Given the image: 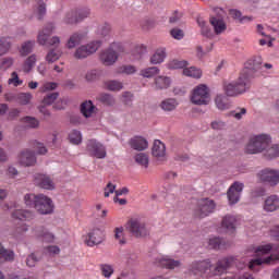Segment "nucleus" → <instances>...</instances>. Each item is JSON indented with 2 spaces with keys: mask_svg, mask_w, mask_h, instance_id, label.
Segmentation results:
<instances>
[{
  "mask_svg": "<svg viewBox=\"0 0 279 279\" xmlns=\"http://www.w3.org/2000/svg\"><path fill=\"white\" fill-rule=\"evenodd\" d=\"M234 257H225L218 260L216 267L213 270V264H210V259H205L202 262L192 263L191 270L195 275L199 274L201 276H206V278H213V276H221V274H226L228 268L234 265Z\"/></svg>",
  "mask_w": 279,
  "mask_h": 279,
  "instance_id": "1",
  "label": "nucleus"
},
{
  "mask_svg": "<svg viewBox=\"0 0 279 279\" xmlns=\"http://www.w3.org/2000/svg\"><path fill=\"white\" fill-rule=\"evenodd\" d=\"M24 203L28 208H35L39 215H51L53 213V201L45 194H26Z\"/></svg>",
  "mask_w": 279,
  "mask_h": 279,
  "instance_id": "2",
  "label": "nucleus"
},
{
  "mask_svg": "<svg viewBox=\"0 0 279 279\" xmlns=\"http://www.w3.org/2000/svg\"><path fill=\"white\" fill-rule=\"evenodd\" d=\"M271 145V136L259 134L251 137L245 146L246 154H263Z\"/></svg>",
  "mask_w": 279,
  "mask_h": 279,
  "instance_id": "3",
  "label": "nucleus"
},
{
  "mask_svg": "<svg viewBox=\"0 0 279 279\" xmlns=\"http://www.w3.org/2000/svg\"><path fill=\"white\" fill-rule=\"evenodd\" d=\"M247 88H250V76L241 73L236 81L225 85V93L228 97H236L243 95Z\"/></svg>",
  "mask_w": 279,
  "mask_h": 279,
  "instance_id": "4",
  "label": "nucleus"
},
{
  "mask_svg": "<svg viewBox=\"0 0 279 279\" xmlns=\"http://www.w3.org/2000/svg\"><path fill=\"white\" fill-rule=\"evenodd\" d=\"M125 48L121 43H112L109 48L100 53V60L105 66H112L119 60V53H123Z\"/></svg>",
  "mask_w": 279,
  "mask_h": 279,
  "instance_id": "5",
  "label": "nucleus"
},
{
  "mask_svg": "<svg viewBox=\"0 0 279 279\" xmlns=\"http://www.w3.org/2000/svg\"><path fill=\"white\" fill-rule=\"evenodd\" d=\"M191 101L194 106H208L210 104V89L208 86L201 84L191 93Z\"/></svg>",
  "mask_w": 279,
  "mask_h": 279,
  "instance_id": "6",
  "label": "nucleus"
},
{
  "mask_svg": "<svg viewBox=\"0 0 279 279\" xmlns=\"http://www.w3.org/2000/svg\"><path fill=\"white\" fill-rule=\"evenodd\" d=\"M53 29H56V26L53 24L49 23L47 24L41 32H39L37 36V43L41 46H48V47H56L60 45V37L54 36L49 39V36L53 34Z\"/></svg>",
  "mask_w": 279,
  "mask_h": 279,
  "instance_id": "7",
  "label": "nucleus"
},
{
  "mask_svg": "<svg viewBox=\"0 0 279 279\" xmlns=\"http://www.w3.org/2000/svg\"><path fill=\"white\" fill-rule=\"evenodd\" d=\"M217 208V204L215 201L210 198H201L197 202V207L195 209V217H198L199 219H204V217H208V215H211V213H215V209Z\"/></svg>",
  "mask_w": 279,
  "mask_h": 279,
  "instance_id": "8",
  "label": "nucleus"
},
{
  "mask_svg": "<svg viewBox=\"0 0 279 279\" xmlns=\"http://www.w3.org/2000/svg\"><path fill=\"white\" fill-rule=\"evenodd\" d=\"M256 178L259 182L276 186L279 184V170L265 168L257 172Z\"/></svg>",
  "mask_w": 279,
  "mask_h": 279,
  "instance_id": "9",
  "label": "nucleus"
},
{
  "mask_svg": "<svg viewBox=\"0 0 279 279\" xmlns=\"http://www.w3.org/2000/svg\"><path fill=\"white\" fill-rule=\"evenodd\" d=\"M99 47H101V40H94L87 45L80 46L74 52V58H76V60H84V58L96 53Z\"/></svg>",
  "mask_w": 279,
  "mask_h": 279,
  "instance_id": "10",
  "label": "nucleus"
},
{
  "mask_svg": "<svg viewBox=\"0 0 279 279\" xmlns=\"http://www.w3.org/2000/svg\"><path fill=\"white\" fill-rule=\"evenodd\" d=\"M88 16H90V10L78 9L68 12L63 19V22L65 25H75V23H82L84 19H88Z\"/></svg>",
  "mask_w": 279,
  "mask_h": 279,
  "instance_id": "11",
  "label": "nucleus"
},
{
  "mask_svg": "<svg viewBox=\"0 0 279 279\" xmlns=\"http://www.w3.org/2000/svg\"><path fill=\"white\" fill-rule=\"evenodd\" d=\"M86 150L88 151L89 156H93L94 158L102 159L107 156L106 146L97 142V140H88Z\"/></svg>",
  "mask_w": 279,
  "mask_h": 279,
  "instance_id": "12",
  "label": "nucleus"
},
{
  "mask_svg": "<svg viewBox=\"0 0 279 279\" xmlns=\"http://www.w3.org/2000/svg\"><path fill=\"white\" fill-rule=\"evenodd\" d=\"M129 232H132L133 236H147V228L145 222H142L138 219H131L128 222Z\"/></svg>",
  "mask_w": 279,
  "mask_h": 279,
  "instance_id": "13",
  "label": "nucleus"
},
{
  "mask_svg": "<svg viewBox=\"0 0 279 279\" xmlns=\"http://www.w3.org/2000/svg\"><path fill=\"white\" fill-rule=\"evenodd\" d=\"M34 183L36 184V186H39V189H45L46 191H53V189H56V183L53 182V179H51V177L47 174H35Z\"/></svg>",
  "mask_w": 279,
  "mask_h": 279,
  "instance_id": "14",
  "label": "nucleus"
},
{
  "mask_svg": "<svg viewBox=\"0 0 279 279\" xmlns=\"http://www.w3.org/2000/svg\"><path fill=\"white\" fill-rule=\"evenodd\" d=\"M243 183L241 182H234L228 190L227 196L230 204H236L239 203V199H241V193H243Z\"/></svg>",
  "mask_w": 279,
  "mask_h": 279,
  "instance_id": "15",
  "label": "nucleus"
},
{
  "mask_svg": "<svg viewBox=\"0 0 279 279\" xmlns=\"http://www.w3.org/2000/svg\"><path fill=\"white\" fill-rule=\"evenodd\" d=\"M17 160L23 167H34L36 165V155L29 149H24L17 156Z\"/></svg>",
  "mask_w": 279,
  "mask_h": 279,
  "instance_id": "16",
  "label": "nucleus"
},
{
  "mask_svg": "<svg viewBox=\"0 0 279 279\" xmlns=\"http://www.w3.org/2000/svg\"><path fill=\"white\" fill-rule=\"evenodd\" d=\"M260 69H263V58L253 57L246 62L245 69L241 73H244L246 77H250L251 71H260Z\"/></svg>",
  "mask_w": 279,
  "mask_h": 279,
  "instance_id": "17",
  "label": "nucleus"
},
{
  "mask_svg": "<svg viewBox=\"0 0 279 279\" xmlns=\"http://www.w3.org/2000/svg\"><path fill=\"white\" fill-rule=\"evenodd\" d=\"M101 241H104V232L99 229L90 231L85 238V243L88 247H95V245H99Z\"/></svg>",
  "mask_w": 279,
  "mask_h": 279,
  "instance_id": "18",
  "label": "nucleus"
},
{
  "mask_svg": "<svg viewBox=\"0 0 279 279\" xmlns=\"http://www.w3.org/2000/svg\"><path fill=\"white\" fill-rule=\"evenodd\" d=\"M34 232L35 236L41 241H45V243H53V241H56V235L49 232V230H47L45 227H37L35 228Z\"/></svg>",
  "mask_w": 279,
  "mask_h": 279,
  "instance_id": "19",
  "label": "nucleus"
},
{
  "mask_svg": "<svg viewBox=\"0 0 279 279\" xmlns=\"http://www.w3.org/2000/svg\"><path fill=\"white\" fill-rule=\"evenodd\" d=\"M151 154L157 160H165L167 156V147L160 140H156L153 145Z\"/></svg>",
  "mask_w": 279,
  "mask_h": 279,
  "instance_id": "20",
  "label": "nucleus"
},
{
  "mask_svg": "<svg viewBox=\"0 0 279 279\" xmlns=\"http://www.w3.org/2000/svg\"><path fill=\"white\" fill-rule=\"evenodd\" d=\"M130 146L136 151H145V149L149 147V143L147 142V140H145V137L135 136L130 140Z\"/></svg>",
  "mask_w": 279,
  "mask_h": 279,
  "instance_id": "21",
  "label": "nucleus"
},
{
  "mask_svg": "<svg viewBox=\"0 0 279 279\" xmlns=\"http://www.w3.org/2000/svg\"><path fill=\"white\" fill-rule=\"evenodd\" d=\"M279 208V197L278 195H270L264 202V210L266 213H275Z\"/></svg>",
  "mask_w": 279,
  "mask_h": 279,
  "instance_id": "22",
  "label": "nucleus"
},
{
  "mask_svg": "<svg viewBox=\"0 0 279 279\" xmlns=\"http://www.w3.org/2000/svg\"><path fill=\"white\" fill-rule=\"evenodd\" d=\"M222 228L229 234H234L236 230V218L234 216L227 215L222 219Z\"/></svg>",
  "mask_w": 279,
  "mask_h": 279,
  "instance_id": "23",
  "label": "nucleus"
},
{
  "mask_svg": "<svg viewBox=\"0 0 279 279\" xmlns=\"http://www.w3.org/2000/svg\"><path fill=\"white\" fill-rule=\"evenodd\" d=\"M157 265L159 267H163L165 269H175L177 267H180L182 263L180 260H175L171 257H161L157 259Z\"/></svg>",
  "mask_w": 279,
  "mask_h": 279,
  "instance_id": "24",
  "label": "nucleus"
},
{
  "mask_svg": "<svg viewBox=\"0 0 279 279\" xmlns=\"http://www.w3.org/2000/svg\"><path fill=\"white\" fill-rule=\"evenodd\" d=\"M13 219H19L20 221H32L34 219L35 215L32 210L27 209H15L12 213Z\"/></svg>",
  "mask_w": 279,
  "mask_h": 279,
  "instance_id": "25",
  "label": "nucleus"
},
{
  "mask_svg": "<svg viewBox=\"0 0 279 279\" xmlns=\"http://www.w3.org/2000/svg\"><path fill=\"white\" fill-rule=\"evenodd\" d=\"M14 251L3 247L0 243V263H12L14 260Z\"/></svg>",
  "mask_w": 279,
  "mask_h": 279,
  "instance_id": "26",
  "label": "nucleus"
},
{
  "mask_svg": "<svg viewBox=\"0 0 279 279\" xmlns=\"http://www.w3.org/2000/svg\"><path fill=\"white\" fill-rule=\"evenodd\" d=\"M167 58V49L158 48L155 53L150 57V64H161Z\"/></svg>",
  "mask_w": 279,
  "mask_h": 279,
  "instance_id": "27",
  "label": "nucleus"
},
{
  "mask_svg": "<svg viewBox=\"0 0 279 279\" xmlns=\"http://www.w3.org/2000/svg\"><path fill=\"white\" fill-rule=\"evenodd\" d=\"M155 86L157 90H165L171 86V78L169 76H157L155 78Z\"/></svg>",
  "mask_w": 279,
  "mask_h": 279,
  "instance_id": "28",
  "label": "nucleus"
},
{
  "mask_svg": "<svg viewBox=\"0 0 279 279\" xmlns=\"http://www.w3.org/2000/svg\"><path fill=\"white\" fill-rule=\"evenodd\" d=\"M34 12L39 21L43 20V17L47 14V4H45V1L36 0Z\"/></svg>",
  "mask_w": 279,
  "mask_h": 279,
  "instance_id": "29",
  "label": "nucleus"
},
{
  "mask_svg": "<svg viewBox=\"0 0 279 279\" xmlns=\"http://www.w3.org/2000/svg\"><path fill=\"white\" fill-rule=\"evenodd\" d=\"M272 260H278V257L274 258V256H268L266 258H256L250 262L248 268L254 271L255 267H260V265L266 264L269 265L271 264Z\"/></svg>",
  "mask_w": 279,
  "mask_h": 279,
  "instance_id": "30",
  "label": "nucleus"
},
{
  "mask_svg": "<svg viewBox=\"0 0 279 279\" xmlns=\"http://www.w3.org/2000/svg\"><path fill=\"white\" fill-rule=\"evenodd\" d=\"M215 104L218 110H230V101L228 100V97L221 94L216 96Z\"/></svg>",
  "mask_w": 279,
  "mask_h": 279,
  "instance_id": "31",
  "label": "nucleus"
},
{
  "mask_svg": "<svg viewBox=\"0 0 279 279\" xmlns=\"http://www.w3.org/2000/svg\"><path fill=\"white\" fill-rule=\"evenodd\" d=\"M209 247L211 250H226L230 247V244L226 243V241L220 238H213L209 239Z\"/></svg>",
  "mask_w": 279,
  "mask_h": 279,
  "instance_id": "32",
  "label": "nucleus"
},
{
  "mask_svg": "<svg viewBox=\"0 0 279 279\" xmlns=\"http://www.w3.org/2000/svg\"><path fill=\"white\" fill-rule=\"evenodd\" d=\"M209 23L213 25L216 34L226 32V22H223V20L219 17H210Z\"/></svg>",
  "mask_w": 279,
  "mask_h": 279,
  "instance_id": "33",
  "label": "nucleus"
},
{
  "mask_svg": "<svg viewBox=\"0 0 279 279\" xmlns=\"http://www.w3.org/2000/svg\"><path fill=\"white\" fill-rule=\"evenodd\" d=\"M160 108L165 110V112H171L178 108V100L173 98H168L160 104Z\"/></svg>",
  "mask_w": 279,
  "mask_h": 279,
  "instance_id": "34",
  "label": "nucleus"
},
{
  "mask_svg": "<svg viewBox=\"0 0 279 279\" xmlns=\"http://www.w3.org/2000/svg\"><path fill=\"white\" fill-rule=\"evenodd\" d=\"M264 156L265 158H268L269 160L274 159V158H278L279 157V144H274L272 146H268L265 150H264Z\"/></svg>",
  "mask_w": 279,
  "mask_h": 279,
  "instance_id": "35",
  "label": "nucleus"
},
{
  "mask_svg": "<svg viewBox=\"0 0 279 279\" xmlns=\"http://www.w3.org/2000/svg\"><path fill=\"white\" fill-rule=\"evenodd\" d=\"M197 24H198V27H201L202 36H205L206 38H210V36H213V31H210V27L208 26L206 21H204V19L198 17Z\"/></svg>",
  "mask_w": 279,
  "mask_h": 279,
  "instance_id": "36",
  "label": "nucleus"
},
{
  "mask_svg": "<svg viewBox=\"0 0 279 279\" xmlns=\"http://www.w3.org/2000/svg\"><path fill=\"white\" fill-rule=\"evenodd\" d=\"M81 112L88 119V117L93 116V112H95V106L93 105V101L88 100L81 105Z\"/></svg>",
  "mask_w": 279,
  "mask_h": 279,
  "instance_id": "37",
  "label": "nucleus"
},
{
  "mask_svg": "<svg viewBox=\"0 0 279 279\" xmlns=\"http://www.w3.org/2000/svg\"><path fill=\"white\" fill-rule=\"evenodd\" d=\"M62 56V51L58 48L51 49L47 54H46V62L48 64H52V62H57V60H60V57Z\"/></svg>",
  "mask_w": 279,
  "mask_h": 279,
  "instance_id": "38",
  "label": "nucleus"
},
{
  "mask_svg": "<svg viewBox=\"0 0 279 279\" xmlns=\"http://www.w3.org/2000/svg\"><path fill=\"white\" fill-rule=\"evenodd\" d=\"M183 75L186 77H194V80H199L202 77V70L195 66L185 68L183 70Z\"/></svg>",
  "mask_w": 279,
  "mask_h": 279,
  "instance_id": "39",
  "label": "nucleus"
},
{
  "mask_svg": "<svg viewBox=\"0 0 279 279\" xmlns=\"http://www.w3.org/2000/svg\"><path fill=\"white\" fill-rule=\"evenodd\" d=\"M100 274L104 278H112L114 267L110 264H99Z\"/></svg>",
  "mask_w": 279,
  "mask_h": 279,
  "instance_id": "40",
  "label": "nucleus"
},
{
  "mask_svg": "<svg viewBox=\"0 0 279 279\" xmlns=\"http://www.w3.org/2000/svg\"><path fill=\"white\" fill-rule=\"evenodd\" d=\"M37 60L36 54H31L23 63L24 73H29V71L36 66Z\"/></svg>",
  "mask_w": 279,
  "mask_h": 279,
  "instance_id": "41",
  "label": "nucleus"
},
{
  "mask_svg": "<svg viewBox=\"0 0 279 279\" xmlns=\"http://www.w3.org/2000/svg\"><path fill=\"white\" fill-rule=\"evenodd\" d=\"M84 38V35L80 33H74L68 40L66 47L68 49L75 48L76 45H80Z\"/></svg>",
  "mask_w": 279,
  "mask_h": 279,
  "instance_id": "42",
  "label": "nucleus"
},
{
  "mask_svg": "<svg viewBox=\"0 0 279 279\" xmlns=\"http://www.w3.org/2000/svg\"><path fill=\"white\" fill-rule=\"evenodd\" d=\"M167 66H168V69H171V70H175V69L185 70L186 66H189V62L186 60L173 59L172 61L168 62Z\"/></svg>",
  "mask_w": 279,
  "mask_h": 279,
  "instance_id": "43",
  "label": "nucleus"
},
{
  "mask_svg": "<svg viewBox=\"0 0 279 279\" xmlns=\"http://www.w3.org/2000/svg\"><path fill=\"white\" fill-rule=\"evenodd\" d=\"M36 45V41L34 40H28L22 44V47L20 49L21 56H29L32 51L34 50V46Z\"/></svg>",
  "mask_w": 279,
  "mask_h": 279,
  "instance_id": "44",
  "label": "nucleus"
},
{
  "mask_svg": "<svg viewBox=\"0 0 279 279\" xmlns=\"http://www.w3.org/2000/svg\"><path fill=\"white\" fill-rule=\"evenodd\" d=\"M117 73L119 75H134L136 73V66L130 64L121 65L117 69Z\"/></svg>",
  "mask_w": 279,
  "mask_h": 279,
  "instance_id": "45",
  "label": "nucleus"
},
{
  "mask_svg": "<svg viewBox=\"0 0 279 279\" xmlns=\"http://www.w3.org/2000/svg\"><path fill=\"white\" fill-rule=\"evenodd\" d=\"M105 88L107 90H112V92L123 90V83L119 81H107L105 82Z\"/></svg>",
  "mask_w": 279,
  "mask_h": 279,
  "instance_id": "46",
  "label": "nucleus"
},
{
  "mask_svg": "<svg viewBox=\"0 0 279 279\" xmlns=\"http://www.w3.org/2000/svg\"><path fill=\"white\" fill-rule=\"evenodd\" d=\"M97 99L105 106H114L116 104L114 97L110 94H99Z\"/></svg>",
  "mask_w": 279,
  "mask_h": 279,
  "instance_id": "47",
  "label": "nucleus"
},
{
  "mask_svg": "<svg viewBox=\"0 0 279 279\" xmlns=\"http://www.w3.org/2000/svg\"><path fill=\"white\" fill-rule=\"evenodd\" d=\"M158 73H160V69L156 68V66H150V68H146L141 70L140 75H142V77H154L155 75H158Z\"/></svg>",
  "mask_w": 279,
  "mask_h": 279,
  "instance_id": "48",
  "label": "nucleus"
},
{
  "mask_svg": "<svg viewBox=\"0 0 279 279\" xmlns=\"http://www.w3.org/2000/svg\"><path fill=\"white\" fill-rule=\"evenodd\" d=\"M135 162L144 167V169H147V167H149V157L145 153H140L135 155Z\"/></svg>",
  "mask_w": 279,
  "mask_h": 279,
  "instance_id": "49",
  "label": "nucleus"
},
{
  "mask_svg": "<svg viewBox=\"0 0 279 279\" xmlns=\"http://www.w3.org/2000/svg\"><path fill=\"white\" fill-rule=\"evenodd\" d=\"M34 99L32 93H21L16 96V101L21 104V106H27Z\"/></svg>",
  "mask_w": 279,
  "mask_h": 279,
  "instance_id": "50",
  "label": "nucleus"
},
{
  "mask_svg": "<svg viewBox=\"0 0 279 279\" xmlns=\"http://www.w3.org/2000/svg\"><path fill=\"white\" fill-rule=\"evenodd\" d=\"M10 47H12V45L10 44V37H1L0 38V56H5V53L10 51Z\"/></svg>",
  "mask_w": 279,
  "mask_h": 279,
  "instance_id": "51",
  "label": "nucleus"
},
{
  "mask_svg": "<svg viewBox=\"0 0 279 279\" xmlns=\"http://www.w3.org/2000/svg\"><path fill=\"white\" fill-rule=\"evenodd\" d=\"M69 141L72 145H80V143H82V133L76 130L72 131L69 134Z\"/></svg>",
  "mask_w": 279,
  "mask_h": 279,
  "instance_id": "52",
  "label": "nucleus"
},
{
  "mask_svg": "<svg viewBox=\"0 0 279 279\" xmlns=\"http://www.w3.org/2000/svg\"><path fill=\"white\" fill-rule=\"evenodd\" d=\"M111 27L109 24H102L98 26L97 35L106 38V36H110Z\"/></svg>",
  "mask_w": 279,
  "mask_h": 279,
  "instance_id": "53",
  "label": "nucleus"
},
{
  "mask_svg": "<svg viewBox=\"0 0 279 279\" xmlns=\"http://www.w3.org/2000/svg\"><path fill=\"white\" fill-rule=\"evenodd\" d=\"M114 239L119 241L120 245H125V238H123V227L114 229Z\"/></svg>",
  "mask_w": 279,
  "mask_h": 279,
  "instance_id": "54",
  "label": "nucleus"
},
{
  "mask_svg": "<svg viewBox=\"0 0 279 279\" xmlns=\"http://www.w3.org/2000/svg\"><path fill=\"white\" fill-rule=\"evenodd\" d=\"M23 121L24 123H26L27 128L36 129L38 128V125H40V122L38 121V119L34 117H25Z\"/></svg>",
  "mask_w": 279,
  "mask_h": 279,
  "instance_id": "55",
  "label": "nucleus"
},
{
  "mask_svg": "<svg viewBox=\"0 0 279 279\" xmlns=\"http://www.w3.org/2000/svg\"><path fill=\"white\" fill-rule=\"evenodd\" d=\"M272 250H274V246L271 244H266V245L258 246L255 251V254L257 256H260V255L263 256Z\"/></svg>",
  "mask_w": 279,
  "mask_h": 279,
  "instance_id": "56",
  "label": "nucleus"
},
{
  "mask_svg": "<svg viewBox=\"0 0 279 279\" xmlns=\"http://www.w3.org/2000/svg\"><path fill=\"white\" fill-rule=\"evenodd\" d=\"M58 97H60V94L58 93L48 94L43 100L44 106H51V104H53Z\"/></svg>",
  "mask_w": 279,
  "mask_h": 279,
  "instance_id": "57",
  "label": "nucleus"
},
{
  "mask_svg": "<svg viewBox=\"0 0 279 279\" xmlns=\"http://www.w3.org/2000/svg\"><path fill=\"white\" fill-rule=\"evenodd\" d=\"M245 114H247V109H245V108H238L231 112V117H233L238 121H241V119H243V117H245Z\"/></svg>",
  "mask_w": 279,
  "mask_h": 279,
  "instance_id": "58",
  "label": "nucleus"
},
{
  "mask_svg": "<svg viewBox=\"0 0 279 279\" xmlns=\"http://www.w3.org/2000/svg\"><path fill=\"white\" fill-rule=\"evenodd\" d=\"M33 147L34 149L37 150V154H39L40 156H45V154H47V147H45V144L38 141L33 142Z\"/></svg>",
  "mask_w": 279,
  "mask_h": 279,
  "instance_id": "59",
  "label": "nucleus"
},
{
  "mask_svg": "<svg viewBox=\"0 0 279 279\" xmlns=\"http://www.w3.org/2000/svg\"><path fill=\"white\" fill-rule=\"evenodd\" d=\"M58 88V84L53 82L45 83L41 87H39V93H47L49 90H56Z\"/></svg>",
  "mask_w": 279,
  "mask_h": 279,
  "instance_id": "60",
  "label": "nucleus"
},
{
  "mask_svg": "<svg viewBox=\"0 0 279 279\" xmlns=\"http://www.w3.org/2000/svg\"><path fill=\"white\" fill-rule=\"evenodd\" d=\"M100 75L99 70H90L86 73L85 80L87 82H95V80H98Z\"/></svg>",
  "mask_w": 279,
  "mask_h": 279,
  "instance_id": "61",
  "label": "nucleus"
},
{
  "mask_svg": "<svg viewBox=\"0 0 279 279\" xmlns=\"http://www.w3.org/2000/svg\"><path fill=\"white\" fill-rule=\"evenodd\" d=\"M12 64H14V60L12 58H4L0 62V69L2 71H8V69H10V66H12Z\"/></svg>",
  "mask_w": 279,
  "mask_h": 279,
  "instance_id": "62",
  "label": "nucleus"
},
{
  "mask_svg": "<svg viewBox=\"0 0 279 279\" xmlns=\"http://www.w3.org/2000/svg\"><path fill=\"white\" fill-rule=\"evenodd\" d=\"M116 191H117V185L113 184V183H111V182H109V183L106 185V187H105L104 195H105V197H110V195H111L112 193H116Z\"/></svg>",
  "mask_w": 279,
  "mask_h": 279,
  "instance_id": "63",
  "label": "nucleus"
},
{
  "mask_svg": "<svg viewBox=\"0 0 279 279\" xmlns=\"http://www.w3.org/2000/svg\"><path fill=\"white\" fill-rule=\"evenodd\" d=\"M40 259L36 257V254H31L26 258V265L27 267H36V263H38Z\"/></svg>",
  "mask_w": 279,
  "mask_h": 279,
  "instance_id": "64",
  "label": "nucleus"
}]
</instances>
